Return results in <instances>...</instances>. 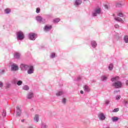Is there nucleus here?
<instances>
[{"mask_svg":"<svg viewBox=\"0 0 128 128\" xmlns=\"http://www.w3.org/2000/svg\"><path fill=\"white\" fill-rule=\"evenodd\" d=\"M16 36L18 40H22L24 38V32L22 31L16 32Z\"/></svg>","mask_w":128,"mask_h":128,"instance_id":"f257e3e1","label":"nucleus"},{"mask_svg":"<svg viewBox=\"0 0 128 128\" xmlns=\"http://www.w3.org/2000/svg\"><path fill=\"white\" fill-rule=\"evenodd\" d=\"M112 86L116 88H122V82L120 81H116L112 84Z\"/></svg>","mask_w":128,"mask_h":128,"instance_id":"f03ea898","label":"nucleus"},{"mask_svg":"<svg viewBox=\"0 0 128 128\" xmlns=\"http://www.w3.org/2000/svg\"><path fill=\"white\" fill-rule=\"evenodd\" d=\"M36 35L34 32L30 33L28 36V38L31 40H36Z\"/></svg>","mask_w":128,"mask_h":128,"instance_id":"7ed1b4c3","label":"nucleus"},{"mask_svg":"<svg viewBox=\"0 0 128 128\" xmlns=\"http://www.w3.org/2000/svg\"><path fill=\"white\" fill-rule=\"evenodd\" d=\"M36 20H38V22H41V24H44V22H46V20L44 19H42L40 16H37L36 17Z\"/></svg>","mask_w":128,"mask_h":128,"instance_id":"20e7f679","label":"nucleus"},{"mask_svg":"<svg viewBox=\"0 0 128 128\" xmlns=\"http://www.w3.org/2000/svg\"><path fill=\"white\" fill-rule=\"evenodd\" d=\"M100 14V8H98L95 10L94 12L92 14V16H96Z\"/></svg>","mask_w":128,"mask_h":128,"instance_id":"39448f33","label":"nucleus"},{"mask_svg":"<svg viewBox=\"0 0 128 128\" xmlns=\"http://www.w3.org/2000/svg\"><path fill=\"white\" fill-rule=\"evenodd\" d=\"M20 114H22V112L20 111V106H16V116H20Z\"/></svg>","mask_w":128,"mask_h":128,"instance_id":"423d86ee","label":"nucleus"},{"mask_svg":"<svg viewBox=\"0 0 128 128\" xmlns=\"http://www.w3.org/2000/svg\"><path fill=\"white\" fill-rule=\"evenodd\" d=\"M98 117L100 120H106V116H104V113H100L98 114Z\"/></svg>","mask_w":128,"mask_h":128,"instance_id":"0eeeda50","label":"nucleus"},{"mask_svg":"<svg viewBox=\"0 0 128 128\" xmlns=\"http://www.w3.org/2000/svg\"><path fill=\"white\" fill-rule=\"evenodd\" d=\"M28 74H34V66H30L29 70H28Z\"/></svg>","mask_w":128,"mask_h":128,"instance_id":"6e6552de","label":"nucleus"},{"mask_svg":"<svg viewBox=\"0 0 128 128\" xmlns=\"http://www.w3.org/2000/svg\"><path fill=\"white\" fill-rule=\"evenodd\" d=\"M38 118H39V116L38 114H36L33 118V120L34 122H38Z\"/></svg>","mask_w":128,"mask_h":128,"instance_id":"1a4fd4ad","label":"nucleus"},{"mask_svg":"<svg viewBox=\"0 0 128 128\" xmlns=\"http://www.w3.org/2000/svg\"><path fill=\"white\" fill-rule=\"evenodd\" d=\"M12 70H18V66L13 64L12 66Z\"/></svg>","mask_w":128,"mask_h":128,"instance_id":"9d476101","label":"nucleus"},{"mask_svg":"<svg viewBox=\"0 0 128 128\" xmlns=\"http://www.w3.org/2000/svg\"><path fill=\"white\" fill-rule=\"evenodd\" d=\"M52 26H46L44 27V30H46V32H48V30H52Z\"/></svg>","mask_w":128,"mask_h":128,"instance_id":"9b49d317","label":"nucleus"},{"mask_svg":"<svg viewBox=\"0 0 128 128\" xmlns=\"http://www.w3.org/2000/svg\"><path fill=\"white\" fill-rule=\"evenodd\" d=\"M20 53H18V52L14 53V58H20Z\"/></svg>","mask_w":128,"mask_h":128,"instance_id":"f8f14e48","label":"nucleus"},{"mask_svg":"<svg viewBox=\"0 0 128 128\" xmlns=\"http://www.w3.org/2000/svg\"><path fill=\"white\" fill-rule=\"evenodd\" d=\"M84 90H85L86 92H90V88H88V86L86 85H85L84 86Z\"/></svg>","mask_w":128,"mask_h":128,"instance_id":"ddd939ff","label":"nucleus"},{"mask_svg":"<svg viewBox=\"0 0 128 128\" xmlns=\"http://www.w3.org/2000/svg\"><path fill=\"white\" fill-rule=\"evenodd\" d=\"M91 44L93 48H96L97 46L96 42V41H92Z\"/></svg>","mask_w":128,"mask_h":128,"instance_id":"4468645a","label":"nucleus"},{"mask_svg":"<svg viewBox=\"0 0 128 128\" xmlns=\"http://www.w3.org/2000/svg\"><path fill=\"white\" fill-rule=\"evenodd\" d=\"M111 80L112 82H116V80H118V76L112 78Z\"/></svg>","mask_w":128,"mask_h":128,"instance_id":"2eb2a0df","label":"nucleus"},{"mask_svg":"<svg viewBox=\"0 0 128 128\" xmlns=\"http://www.w3.org/2000/svg\"><path fill=\"white\" fill-rule=\"evenodd\" d=\"M82 2L80 0H76L75 4L77 6H78V5L80 4H82Z\"/></svg>","mask_w":128,"mask_h":128,"instance_id":"dca6fc26","label":"nucleus"},{"mask_svg":"<svg viewBox=\"0 0 128 128\" xmlns=\"http://www.w3.org/2000/svg\"><path fill=\"white\" fill-rule=\"evenodd\" d=\"M112 122H118V118L117 116H114L112 118Z\"/></svg>","mask_w":128,"mask_h":128,"instance_id":"f3484780","label":"nucleus"},{"mask_svg":"<svg viewBox=\"0 0 128 128\" xmlns=\"http://www.w3.org/2000/svg\"><path fill=\"white\" fill-rule=\"evenodd\" d=\"M34 96V94L32 92H30V94H28V98H32Z\"/></svg>","mask_w":128,"mask_h":128,"instance_id":"a211bd4d","label":"nucleus"},{"mask_svg":"<svg viewBox=\"0 0 128 128\" xmlns=\"http://www.w3.org/2000/svg\"><path fill=\"white\" fill-rule=\"evenodd\" d=\"M109 70H112L114 68V64H110L108 66Z\"/></svg>","mask_w":128,"mask_h":128,"instance_id":"6ab92c4d","label":"nucleus"},{"mask_svg":"<svg viewBox=\"0 0 128 128\" xmlns=\"http://www.w3.org/2000/svg\"><path fill=\"white\" fill-rule=\"evenodd\" d=\"M124 40L126 44L128 43V36H124Z\"/></svg>","mask_w":128,"mask_h":128,"instance_id":"aec40b11","label":"nucleus"},{"mask_svg":"<svg viewBox=\"0 0 128 128\" xmlns=\"http://www.w3.org/2000/svg\"><path fill=\"white\" fill-rule=\"evenodd\" d=\"M60 18H56V19H54V22L55 24H56V23H58V22H60Z\"/></svg>","mask_w":128,"mask_h":128,"instance_id":"412c9836","label":"nucleus"},{"mask_svg":"<svg viewBox=\"0 0 128 128\" xmlns=\"http://www.w3.org/2000/svg\"><path fill=\"white\" fill-rule=\"evenodd\" d=\"M115 20L117 21V22H122V18H120L119 17H117L115 18Z\"/></svg>","mask_w":128,"mask_h":128,"instance_id":"4be33fe9","label":"nucleus"},{"mask_svg":"<svg viewBox=\"0 0 128 128\" xmlns=\"http://www.w3.org/2000/svg\"><path fill=\"white\" fill-rule=\"evenodd\" d=\"M5 12L6 14H10V9H8V8L6 9Z\"/></svg>","mask_w":128,"mask_h":128,"instance_id":"5701e85b","label":"nucleus"},{"mask_svg":"<svg viewBox=\"0 0 128 128\" xmlns=\"http://www.w3.org/2000/svg\"><path fill=\"white\" fill-rule=\"evenodd\" d=\"M120 110L118 108H116L112 110V112H118Z\"/></svg>","mask_w":128,"mask_h":128,"instance_id":"b1692460","label":"nucleus"},{"mask_svg":"<svg viewBox=\"0 0 128 128\" xmlns=\"http://www.w3.org/2000/svg\"><path fill=\"white\" fill-rule=\"evenodd\" d=\"M23 90H28V86H24Z\"/></svg>","mask_w":128,"mask_h":128,"instance_id":"393cba45","label":"nucleus"},{"mask_svg":"<svg viewBox=\"0 0 128 128\" xmlns=\"http://www.w3.org/2000/svg\"><path fill=\"white\" fill-rule=\"evenodd\" d=\"M62 92H58L56 94L57 96H62Z\"/></svg>","mask_w":128,"mask_h":128,"instance_id":"a878e982","label":"nucleus"},{"mask_svg":"<svg viewBox=\"0 0 128 128\" xmlns=\"http://www.w3.org/2000/svg\"><path fill=\"white\" fill-rule=\"evenodd\" d=\"M22 84V80H19L17 82L18 86H20Z\"/></svg>","mask_w":128,"mask_h":128,"instance_id":"bb28decb","label":"nucleus"},{"mask_svg":"<svg viewBox=\"0 0 128 128\" xmlns=\"http://www.w3.org/2000/svg\"><path fill=\"white\" fill-rule=\"evenodd\" d=\"M40 12V8H37L36 10V12L37 14H39Z\"/></svg>","mask_w":128,"mask_h":128,"instance_id":"cd10ccee","label":"nucleus"},{"mask_svg":"<svg viewBox=\"0 0 128 128\" xmlns=\"http://www.w3.org/2000/svg\"><path fill=\"white\" fill-rule=\"evenodd\" d=\"M118 16L120 18H122L124 16V14L122 13H119L118 14Z\"/></svg>","mask_w":128,"mask_h":128,"instance_id":"c85d7f7f","label":"nucleus"},{"mask_svg":"<svg viewBox=\"0 0 128 128\" xmlns=\"http://www.w3.org/2000/svg\"><path fill=\"white\" fill-rule=\"evenodd\" d=\"M116 100H120V95L117 96L116 97Z\"/></svg>","mask_w":128,"mask_h":128,"instance_id":"c756f323","label":"nucleus"},{"mask_svg":"<svg viewBox=\"0 0 128 128\" xmlns=\"http://www.w3.org/2000/svg\"><path fill=\"white\" fill-rule=\"evenodd\" d=\"M107 78H108L106 76H103V77H102L103 80H106Z\"/></svg>","mask_w":128,"mask_h":128,"instance_id":"7c9ffc66","label":"nucleus"},{"mask_svg":"<svg viewBox=\"0 0 128 128\" xmlns=\"http://www.w3.org/2000/svg\"><path fill=\"white\" fill-rule=\"evenodd\" d=\"M4 84L2 83V82H0V88H2Z\"/></svg>","mask_w":128,"mask_h":128,"instance_id":"2f4dec72","label":"nucleus"},{"mask_svg":"<svg viewBox=\"0 0 128 128\" xmlns=\"http://www.w3.org/2000/svg\"><path fill=\"white\" fill-rule=\"evenodd\" d=\"M56 56V54L52 53V58H54Z\"/></svg>","mask_w":128,"mask_h":128,"instance_id":"473e14b6","label":"nucleus"},{"mask_svg":"<svg viewBox=\"0 0 128 128\" xmlns=\"http://www.w3.org/2000/svg\"><path fill=\"white\" fill-rule=\"evenodd\" d=\"M62 102H63V104H66V98L62 99Z\"/></svg>","mask_w":128,"mask_h":128,"instance_id":"72a5a7b5","label":"nucleus"},{"mask_svg":"<svg viewBox=\"0 0 128 128\" xmlns=\"http://www.w3.org/2000/svg\"><path fill=\"white\" fill-rule=\"evenodd\" d=\"M124 104H128V101L124 100Z\"/></svg>","mask_w":128,"mask_h":128,"instance_id":"f704fd0d","label":"nucleus"},{"mask_svg":"<svg viewBox=\"0 0 128 128\" xmlns=\"http://www.w3.org/2000/svg\"><path fill=\"white\" fill-rule=\"evenodd\" d=\"M114 26H115V28H118V24H116V25Z\"/></svg>","mask_w":128,"mask_h":128,"instance_id":"c9c22d12","label":"nucleus"},{"mask_svg":"<svg viewBox=\"0 0 128 128\" xmlns=\"http://www.w3.org/2000/svg\"><path fill=\"white\" fill-rule=\"evenodd\" d=\"M104 6H105V8H108V5H105Z\"/></svg>","mask_w":128,"mask_h":128,"instance_id":"e433bc0d","label":"nucleus"},{"mask_svg":"<svg viewBox=\"0 0 128 128\" xmlns=\"http://www.w3.org/2000/svg\"><path fill=\"white\" fill-rule=\"evenodd\" d=\"M80 94H84V91H83V90H81V91H80Z\"/></svg>","mask_w":128,"mask_h":128,"instance_id":"4c0bfd02","label":"nucleus"},{"mask_svg":"<svg viewBox=\"0 0 128 128\" xmlns=\"http://www.w3.org/2000/svg\"><path fill=\"white\" fill-rule=\"evenodd\" d=\"M126 84L127 86H128V80H126Z\"/></svg>","mask_w":128,"mask_h":128,"instance_id":"58836bf2","label":"nucleus"},{"mask_svg":"<svg viewBox=\"0 0 128 128\" xmlns=\"http://www.w3.org/2000/svg\"><path fill=\"white\" fill-rule=\"evenodd\" d=\"M2 114H3V116H6V112H4Z\"/></svg>","mask_w":128,"mask_h":128,"instance_id":"ea45409f","label":"nucleus"},{"mask_svg":"<svg viewBox=\"0 0 128 128\" xmlns=\"http://www.w3.org/2000/svg\"><path fill=\"white\" fill-rule=\"evenodd\" d=\"M42 128H46V126H43Z\"/></svg>","mask_w":128,"mask_h":128,"instance_id":"a19ab883","label":"nucleus"},{"mask_svg":"<svg viewBox=\"0 0 128 128\" xmlns=\"http://www.w3.org/2000/svg\"><path fill=\"white\" fill-rule=\"evenodd\" d=\"M22 122H24V120H22Z\"/></svg>","mask_w":128,"mask_h":128,"instance_id":"79ce46f5","label":"nucleus"},{"mask_svg":"<svg viewBox=\"0 0 128 128\" xmlns=\"http://www.w3.org/2000/svg\"><path fill=\"white\" fill-rule=\"evenodd\" d=\"M114 94H116V92H118V91H114Z\"/></svg>","mask_w":128,"mask_h":128,"instance_id":"37998d69","label":"nucleus"},{"mask_svg":"<svg viewBox=\"0 0 128 128\" xmlns=\"http://www.w3.org/2000/svg\"><path fill=\"white\" fill-rule=\"evenodd\" d=\"M109 103H110V102H106V104H109Z\"/></svg>","mask_w":128,"mask_h":128,"instance_id":"c03bdc74","label":"nucleus"},{"mask_svg":"<svg viewBox=\"0 0 128 128\" xmlns=\"http://www.w3.org/2000/svg\"><path fill=\"white\" fill-rule=\"evenodd\" d=\"M84 0V2H86V0Z\"/></svg>","mask_w":128,"mask_h":128,"instance_id":"a18cd8bd","label":"nucleus"}]
</instances>
